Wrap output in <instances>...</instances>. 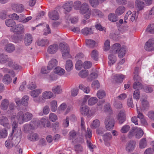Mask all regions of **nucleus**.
<instances>
[{"mask_svg": "<svg viewBox=\"0 0 154 154\" xmlns=\"http://www.w3.org/2000/svg\"><path fill=\"white\" fill-rule=\"evenodd\" d=\"M104 123L106 129L110 131L113 129L114 126V120L112 116H107L105 119Z\"/></svg>", "mask_w": 154, "mask_h": 154, "instance_id": "nucleus-1", "label": "nucleus"}, {"mask_svg": "<svg viewBox=\"0 0 154 154\" xmlns=\"http://www.w3.org/2000/svg\"><path fill=\"white\" fill-rule=\"evenodd\" d=\"M39 125L38 121L36 120L32 121L30 124H25L24 126V130L26 133H28L29 131L34 129V128L38 126Z\"/></svg>", "mask_w": 154, "mask_h": 154, "instance_id": "nucleus-2", "label": "nucleus"}, {"mask_svg": "<svg viewBox=\"0 0 154 154\" xmlns=\"http://www.w3.org/2000/svg\"><path fill=\"white\" fill-rule=\"evenodd\" d=\"M10 30L16 34H21L24 33V26L22 24H17L11 28Z\"/></svg>", "mask_w": 154, "mask_h": 154, "instance_id": "nucleus-3", "label": "nucleus"}, {"mask_svg": "<svg viewBox=\"0 0 154 154\" xmlns=\"http://www.w3.org/2000/svg\"><path fill=\"white\" fill-rule=\"evenodd\" d=\"M92 132L91 129L88 128L86 134L85 135V137L87 140V143L88 147L90 149H93L94 148V146L91 143V138L92 137Z\"/></svg>", "mask_w": 154, "mask_h": 154, "instance_id": "nucleus-4", "label": "nucleus"}, {"mask_svg": "<svg viewBox=\"0 0 154 154\" xmlns=\"http://www.w3.org/2000/svg\"><path fill=\"white\" fill-rule=\"evenodd\" d=\"M136 143L133 140H131L127 143L126 147V150L128 152H132L134 149Z\"/></svg>", "mask_w": 154, "mask_h": 154, "instance_id": "nucleus-5", "label": "nucleus"}, {"mask_svg": "<svg viewBox=\"0 0 154 154\" xmlns=\"http://www.w3.org/2000/svg\"><path fill=\"white\" fill-rule=\"evenodd\" d=\"M126 119L125 111L124 110L119 111L118 116L117 119L120 124H122L125 120Z\"/></svg>", "mask_w": 154, "mask_h": 154, "instance_id": "nucleus-6", "label": "nucleus"}, {"mask_svg": "<svg viewBox=\"0 0 154 154\" xmlns=\"http://www.w3.org/2000/svg\"><path fill=\"white\" fill-rule=\"evenodd\" d=\"M145 50L148 51H151L154 49V39H149L145 44Z\"/></svg>", "mask_w": 154, "mask_h": 154, "instance_id": "nucleus-7", "label": "nucleus"}, {"mask_svg": "<svg viewBox=\"0 0 154 154\" xmlns=\"http://www.w3.org/2000/svg\"><path fill=\"white\" fill-rule=\"evenodd\" d=\"M24 39L25 45L29 46L32 43L33 39L32 36L31 34L26 33L25 34Z\"/></svg>", "mask_w": 154, "mask_h": 154, "instance_id": "nucleus-8", "label": "nucleus"}, {"mask_svg": "<svg viewBox=\"0 0 154 154\" xmlns=\"http://www.w3.org/2000/svg\"><path fill=\"white\" fill-rule=\"evenodd\" d=\"M12 7L13 10L17 12H21L24 9V7L21 4H13Z\"/></svg>", "mask_w": 154, "mask_h": 154, "instance_id": "nucleus-9", "label": "nucleus"}, {"mask_svg": "<svg viewBox=\"0 0 154 154\" xmlns=\"http://www.w3.org/2000/svg\"><path fill=\"white\" fill-rule=\"evenodd\" d=\"M90 109L89 107L84 104H82L80 109V112L82 115L86 116L88 114Z\"/></svg>", "mask_w": 154, "mask_h": 154, "instance_id": "nucleus-10", "label": "nucleus"}, {"mask_svg": "<svg viewBox=\"0 0 154 154\" xmlns=\"http://www.w3.org/2000/svg\"><path fill=\"white\" fill-rule=\"evenodd\" d=\"M58 49V45L57 44H54L49 46L48 48V52L50 54L55 53Z\"/></svg>", "mask_w": 154, "mask_h": 154, "instance_id": "nucleus-11", "label": "nucleus"}, {"mask_svg": "<svg viewBox=\"0 0 154 154\" xmlns=\"http://www.w3.org/2000/svg\"><path fill=\"white\" fill-rule=\"evenodd\" d=\"M16 118L20 124H21L25 122V116L23 112L20 111L17 114Z\"/></svg>", "mask_w": 154, "mask_h": 154, "instance_id": "nucleus-12", "label": "nucleus"}, {"mask_svg": "<svg viewBox=\"0 0 154 154\" xmlns=\"http://www.w3.org/2000/svg\"><path fill=\"white\" fill-rule=\"evenodd\" d=\"M57 65V61L56 59H53L49 62L47 66L48 70H51Z\"/></svg>", "mask_w": 154, "mask_h": 154, "instance_id": "nucleus-13", "label": "nucleus"}, {"mask_svg": "<svg viewBox=\"0 0 154 154\" xmlns=\"http://www.w3.org/2000/svg\"><path fill=\"white\" fill-rule=\"evenodd\" d=\"M48 16L49 18L53 20H57L59 18V15L57 12L55 10L49 12Z\"/></svg>", "mask_w": 154, "mask_h": 154, "instance_id": "nucleus-14", "label": "nucleus"}, {"mask_svg": "<svg viewBox=\"0 0 154 154\" xmlns=\"http://www.w3.org/2000/svg\"><path fill=\"white\" fill-rule=\"evenodd\" d=\"M89 9L88 5L86 3H84L81 7L80 11V13L82 14H86V13L89 11Z\"/></svg>", "mask_w": 154, "mask_h": 154, "instance_id": "nucleus-15", "label": "nucleus"}, {"mask_svg": "<svg viewBox=\"0 0 154 154\" xmlns=\"http://www.w3.org/2000/svg\"><path fill=\"white\" fill-rule=\"evenodd\" d=\"M121 46L120 44L116 43L114 44L112 46V48L110 51V53L112 54H116L121 49Z\"/></svg>", "mask_w": 154, "mask_h": 154, "instance_id": "nucleus-16", "label": "nucleus"}, {"mask_svg": "<svg viewBox=\"0 0 154 154\" xmlns=\"http://www.w3.org/2000/svg\"><path fill=\"white\" fill-rule=\"evenodd\" d=\"M38 135L37 134L31 133L29 134L27 136L29 140L32 141H35L38 139Z\"/></svg>", "mask_w": 154, "mask_h": 154, "instance_id": "nucleus-17", "label": "nucleus"}, {"mask_svg": "<svg viewBox=\"0 0 154 154\" xmlns=\"http://www.w3.org/2000/svg\"><path fill=\"white\" fill-rule=\"evenodd\" d=\"M0 124L4 127L8 128L9 126L8 119L5 116H2L0 119Z\"/></svg>", "mask_w": 154, "mask_h": 154, "instance_id": "nucleus-18", "label": "nucleus"}, {"mask_svg": "<svg viewBox=\"0 0 154 154\" xmlns=\"http://www.w3.org/2000/svg\"><path fill=\"white\" fill-rule=\"evenodd\" d=\"M108 58L109 59L108 63L110 66L114 64L116 61V57L112 54H109L108 56Z\"/></svg>", "mask_w": 154, "mask_h": 154, "instance_id": "nucleus-19", "label": "nucleus"}, {"mask_svg": "<svg viewBox=\"0 0 154 154\" xmlns=\"http://www.w3.org/2000/svg\"><path fill=\"white\" fill-rule=\"evenodd\" d=\"M82 33L84 35H88L93 34V30H92V28H88L85 27L82 30Z\"/></svg>", "mask_w": 154, "mask_h": 154, "instance_id": "nucleus-20", "label": "nucleus"}, {"mask_svg": "<svg viewBox=\"0 0 154 154\" xmlns=\"http://www.w3.org/2000/svg\"><path fill=\"white\" fill-rule=\"evenodd\" d=\"M40 122L43 126L45 128H49L51 126V122L46 118H42L40 120Z\"/></svg>", "mask_w": 154, "mask_h": 154, "instance_id": "nucleus-21", "label": "nucleus"}, {"mask_svg": "<svg viewBox=\"0 0 154 154\" xmlns=\"http://www.w3.org/2000/svg\"><path fill=\"white\" fill-rule=\"evenodd\" d=\"M73 68V65L72 61L71 60H68L66 61L65 69L68 72H70Z\"/></svg>", "mask_w": 154, "mask_h": 154, "instance_id": "nucleus-22", "label": "nucleus"}, {"mask_svg": "<svg viewBox=\"0 0 154 154\" xmlns=\"http://www.w3.org/2000/svg\"><path fill=\"white\" fill-rule=\"evenodd\" d=\"M5 51L9 53L13 52L15 49L14 45L11 43L6 45L5 48Z\"/></svg>", "mask_w": 154, "mask_h": 154, "instance_id": "nucleus-23", "label": "nucleus"}, {"mask_svg": "<svg viewBox=\"0 0 154 154\" xmlns=\"http://www.w3.org/2000/svg\"><path fill=\"white\" fill-rule=\"evenodd\" d=\"M136 7L138 11L143 10L144 6V3L140 0H137L135 2Z\"/></svg>", "mask_w": 154, "mask_h": 154, "instance_id": "nucleus-24", "label": "nucleus"}, {"mask_svg": "<svg viewBox=\"0 0 154 154\" xmlns=\"http://www.w3.org/2000/svg\"><path fill=\"white\" fill-rule=\"evenodd\" d=\"M42 91L41 89H37L31 91L30 92V94L33 97L35 98L37 97L41 93Z\"/></svg>", "mask_w": 154, "mask_h": 154, "instance_id": "nucleus-25", "label": "nucleus"}, {"mask_svg": "<svg viewBox=\"0 0 154 154\" xmlns=\"http://www.w3.org/2000/svg\"><path fill=\"white\" fill-rule=\"evenodd\" d=\"M37 42L38 46L42 47L47 46L49 44V41L47 39H43L38 40Z\"/></svg>", "mask_w": 154, "mask_h": 154, "instance_id": "nucleus-26", "label": "nucleus"}, {"mask_svg": "<svg viewBox=\"0 0 154 154\" xmlns=\"http://www.w3.org/2000/svg\"><path fill=\"white\" fill-rule=\"evenodd\" d=\"M9 58L7 55L4 54H0V63L5 64L7 63V60Z\"/></svg>", "mask_w": 154, "mask_h": 154, "instance_id": "nucleus-27", "label": "nucleus"}, {"mask_svg": "<svg viewBox=\"0 0 154 154\" xmlns=\"http://www.w3.org/2000/svg\"><path fill=\"white\" fill-rule=\"evenodd\" d=\"M142 81L135 82L133 85V88L135 89H142L143 88V85L141 83Z\"/></svg>", "mask_w": 154, "mask_h": 154, "instance_id": "nucleus-28", "label": "nucleus"}, {"mask_svg": "<svg viewBox=\"0 0 154 154\" xmlns=\"http://www.w3.org/2000/svg\"><path fill=\"white\" fill-rule=\"evenodd\" d=\"M68 48V45L65 43H61L59 45V48L62 53L69 50Z\"/></svg>", "mask_w": 154, "mask_h": 154, "instance_id": "nucleus-29", "label": "nucleus"}, {"mask_svg": "<svg viewBox=\"0 0 154 154\" xmlns=\"http://www.w3.org/2000/svg\"><path fill=\"white\" fill-rule=\"evenodd\" d=\"M108 19L109 20L113 22H116L118 20V17L116 14L114 13H111L109 15Z\"/></svg>", "mask_w": 154, "mask_h": 154, "instance_id": "nucleus-30", "label": "nucleus"}, {"mask_svg": "<svg viewBox=\"0 0 154 154\" xmlns=\"http://www.w3.org/2000/svg\"><path fill=\"white\" fill-rule=\"evenodd\" d=\"M125 10V8L124 6H121L118 8L116 11L117 15H120L123 14Z\"/></svg>", "mask_w": 154, "mask_h": 154, "instance_id": "nucleus-31", "label": "nucleus"}, {"mask_svg": "<svg viewBox=\"0 0 154 154\" xmlns=\"http://www.w3.org/2000/svg\"><path fill=\"white\" fill-rule=\"evenodd\" d=\"M72 2L70 3H66L63 6V8L66 11L69 12L72 9Z\"/></svg>", "mask_w": 154, "mask_h": 154, "instance_id": "nucleus-32", "label": "nucleus"}, {"mask_svg": "<svg viewBox=\"0 0 154 154\" xmlns=\"http://www.w3.org/2000/svg\"><path fill=\"white\" fill-rule=\"evenodd\" d=\"M5 24L8 27L12 28L16 24L15 22L12 19H8L5 20Z\"/></svg>", "mask_w": 154, "mask_h": 154, "instance_id": "nucleus-33", "label": "nucleus"}, {"mask_svg": "<svg viewBox=\"0 0 154 154\" xmlns=\"http://www.w3.org/2000/svg\"><path fill=\"white\" fill-rule=\"evenodd\" d=\"M9 104L8 100H4L2 102L1 108L3 110H6L7 109Z\"/></svg>", "mask_w": 154, "mask_h": 154, "instance_id": "nucleus-34", "label": "nucleus"}, {"mask_svg": "<svg viewBox=\"0 0 154 154\" xmlns=\"http://www.w3.org/2000/svg\"><path fill=\"white\" fill-rule=\"evenodd\" d=\"M86 44L87 46L90 48L94 47L95 45V42L90 39H87L86 40Z\"/></svg>", "mask_w": 154, "mask_h": 154, "instance_id": "nucleus-35", "label": "nucleus"}, {"mask_svg": "<svg viewBox=\"0 0 154 154\" xmlns=\"http://www.w3.org/2000/svg\"><path fill=\"white\" fill-rule=\"evenodd\" d=\"M100 125V121L96 119L93 121L92 122L91 125V128H92L95 129L96 128L99 126Z\"/></svg>", "mask_w": 154, "mask_h": 154, "instance_id": "nucleus-36", "label": "nucleus"}, {"mask_svg": "<svg viewBox=\"0 0 154 154\" xmlns=\"http://www.w3.org/2000/svg\"><path fill=\"white\" fill-rule=\"evenodd\" d=\"M92 15L94 16H98V17H102L103 16V14L98 9H94L92 11Z\"/></svg>", "mask_w": 154, "mask_h": 154, "instance_id": "nucleus-37", "label": "nucleus"}, {"mask_svg": "<svg viewBox=\"0 0 154 154\" xmlns=\"http://www.w3.org/2000/svg\"><path fill=\"white\" fill-rule=\"evenodd\" d=\"M135 132L136 133L135 135L136 137L138 139L141 137L144 134L143 131L140 128H137L136 131H135Z\"/></svg>", "mask_w": 154, "mask_h": 154, "instance_id": "nucleus-38", "label": "nucleus"}, {"mask_svg": "<svg viewBox=\"0 0 154 154\" xmlns=\"http://www.w3.org/2000/svg\"><path fill=\"white\" fill-rule=\"evenodd\" d=\"M53 96V94L50 91H47L44 92L43 94V97L45 99L51 98Z\"/></svg>", "mask_w": 154, "mask_h": 154, "instance_id": "nucleus-39", "label": "nucleus"}, {"mask_svg": "<svg viewBox=\"0 0 154 154\" xmlns=\"http://www.w3.org/2000/svg\"><path fill=\"white\" fill-rule=\"evenodd\" d=\"M124 75L122 74H116L114 77V79L117 82H122L124 78Z\"/></svg>", "mask_w": 154, "mask_h": 154, "instance_id": "nucleus-40", "label": "nucleus"}, {"mask_svg": "<svg viewBox=\"0 0 154 154\" xmlns=\"http://www.w3.org/2000/svg\"><path fill=\"white\" fill-rule=\"evenodd\" d=\"M52 90V92L56 94H60L61 92L62 91V90L60 88V87L59 85L54 87Z\"/></svg>", "mask_w": 154, "mask_h": 154, "instance_id": "nucleus-41", "label": "nucleus"}, {"mask_svg": "<svg viewBox=\"0 0 154 154\" xmlns=\"http://www.w3.org/2000/svg\"><path fill=\"white\" fill-rule=\"evenodd\" d=\"M3 82L5 84H8L11 82V79L9 75L6 74L4 76L3 78Z\"/></svg>", "mask_w": 154, "mask_h": 154, "instance_id": "nucleus-42", "label": "nucleus"}, {"mask_svg": "<svg viewBox=\"0 0 154 154\" xmlns=\"http://www.w3.org/2000/svg\"><path fill=\"white\" fill-rule=\"evenodd\" d=\"M54 72L58 75H61L64 74L65 71L63 69L60 67H57L55 68Z\"/></svg>", "mask_w": 154, "mask_h": 154, "instance_id": "nucleus-43", "label": "nucleus"}, {"mask_svg": "<svg viewBox=\"0 0 154 154\" xmlns=\"http://www.w3.org/2000/svg\"><path fill=\"white\" fill-rule=\"evenodd\" d=\"M51 109L52 111L55 112L57 109V103L56 101L53 100L51 103Z\"/></svg>", "mask_w": 154, "mask_h": 154, "instance_id": "nucleus-44", "label": "nucleus"}, {"mask_svg": "<svg viewBox=\"0 0 154 154\" xmlns=\"http://www.w3.org/2000/svg\"><path fill=\"white\" fill-rule=\"evenodd\" d=\"M79 88L83 90L86 93H88L90 91V88L88 87H86L82 84H80L79 85Z\"/></svg>", "mask_w": 154, "mask_h": 154, "instance_id": "nucleus-45", "label": "nucleus"}, {"mask_svg": "<svg viewBox=\"0 0 154 154\" xmlns=\"http://www.w3.org/2000/svg\"><path fill=\"white\" fill-rule=\"evenodd\" d=\"M97 101L98 100L96 97L90 98L88 101V104L91 106L93 105L97 102Z\"/></svg>", "mask_w": 154, "mask_h": 154, "instance_id": "nucleus-46", "label": "nucleus"}, {"mask_svg": "<svg viewBox=\"0 0 154 154\" xmlns=\"http://www.w3.org/2000/svg\"><path fill=\"white\" fill-rule=\"evenodd\" d=\"M146 138H142L140 140L139 143L140 147L141 148H143L146 147Z\"/></svg>", "mask_w": 154, "mask_h": 154, "instance_id": "nucleus-47", "label": "nucleus"}, {"mask_svg": "<svg viewBox=\"0 0 154 154\" xmlns=\"http://www.w3.org/2000/svg\"><path fill=\"white\" fill-rule=\"evenodd\" d=\"M92 58L95 60L97 61L98 60V53L97 51L94 50L92 51L91 54Z\"/></svg>", "mask_w": 154, "mask_h": 154, "instance_id": "nucleus-48", "label": "nucleus"}, {"mask_svg": "<svg viewBox=\"0 0 154 154\" xmlns=\"http://www.w3.org/2000/svg\"><path fill=\"white\" fill-rule=\"evenodd\" d=\"M112 138V135L109 133H106L103 135V139L105 142L109 141Z\"/></svg>", "mask_w": 154, "mask_h": 154, "instance_id": "nucleus-49", "label": "nucleus"}, {"mask_svg": "<svg viewBox=\"0 0 154 154\" xmlns=\"http://www.w3.org/2000/svg\"><path fill=\"white\" fill-rule=\"evenodd\" d=\"M142 109L143 110L148 109L149 107V103L148 101L146 100H143L142 101Z\"/></svg>", "mask_w": 154, "mask_h": 154, "instance_id": "nucleus-50", "label": "nucleus"}, {"mask_svg": "<svg viewBox=\"0 0 154 154\" xmlns=\"http://www.w3.org/2000/svg\"><path fill=\"white\" fill-rule=\"evenodd\" d=\"M97 96L100 99H102L106 96L105 92L102 90H100L97 93Z\"/></svg>", "mask_w": 154, "mask_h": 154, "instance_id": "nucleus-51", "label": "nucleus"}, {"mask_svg": "<svg viewBox=\"0 0 154 154\" xmlns=\"http://www.w3.org/2000/svg\"><path fill=\"white\" fill-rule=\"evenodd\" d=\"M79 75L82 78H86L88 75V70H82L80 71Z\"/></svg>", "mask_w": 154, "mask_h": 154, "instance_id": "nucleus-52", "label": "nucleus"}, {"mask_svg": "<svg viewBox=\"0 0 154 154\" xmlns=\"http://www.w3.org/2000/svg\"><path fill=\"white\" fill-rule=\"evenodd\" d=\"M25 122L31 120L32 118L33 115L32 113L29 112H26L24 115Z\"/></svg>", "mask_w": 154, "mask_h": 154, "instance_id": "nucleus-53", "label": "nucleus"}, {"mask_svg": "<svg viewBox=\"0 0 154 154\" xmlns=\"http://www.w3.org/2000/svg\"><path fill=\"white\" fill-rule=\"evenodd\" d=\"M29 100V97L27 96H25L22 98L21 103L25 106H27L28 104Z\"/></svg>", "mask_w": 154, "mask_h": 154, "instance_id": "nucleus-54", "label": "nucleus"}, {"mask_svg": "<svg viewBox=\"0 0 154 154\" xmlns=\"http://www.w3.org/2000/svg\"><path fill=\"white\" fill-rule=\"evenodd\" d=\"M146 31L151 34H154V24H151L148 26L146 29Z\"/></svg>", "mask_w": 154, "mask_h": 154, "instance_id": "nucleus-55", "label": "nucleus"}, {"mask_svg": "<svg viewBox=\"0 0 154 154\" xmlns=\"http://www.w3.org/2000/svg\"><path fill=\"white\" fill-rule=\"evenodd\" d=\"M140 91L139 89H136L133 93V98L136 99L138 100L140 97Z\"/></svg>", "mask_w": 154, "mask_h": 154, "instance_id": "nucleus-56", "label": "nucleus"}, {"mask_svg": "<svg viewBox=\"0 0 154 154\" xmlns=\"http://www.w3.org/2000/svg\"><path fill=\"white\" fill-rule=\"evenodd\" d=\"M8 133L5 129H3L0 131V138H4L7 137Z\"/></svg>", "mask_w": 154, "mask_h": 154, "instance_id": "nucleus-57", "label": "nucleus"}, {"mask_svg": "<svg viewBox=\"0 0 154 154\" xmlns=\"http://www.w3.org/2000/svg\"><path fill=\"white\" fill-rule=\"evenodd\" d=\"M130 128V127L129 125H125L121 129V132L123 133H125L129 131Z\"/></svg>", "mask_w": 154, "mask_h": 154, "instance_id": "nucleus-58", "label": "nucleus"}, {"mask_svg": "<svg viewBox=\"0 0 154 154\" xmlns=\"http://www.w3.org/2000/svg\"><path fill=\"white\" fill-rule=\"evenodd\" d=\"M137 129V128L135 127L133 128L132 129L129 131L128 134V137L129 138H131L134 135L135 133L134 132Z\"/></svg>", "mask_w": 154, "mask_h": 154, "instance_id": "nucleus-59", "label": "nucleus"}, {"mask_svg": "<svg viewBox=\"0 0 154 154\" xmlns=\"http://www.w3.org/2000/svg\"><path fill=\"white\" fill-rule=\"evenodd\" d=\"M82 62L80 60L77 61L75 64V68L76 70H79L82 68Z\"/></svg>", "mask_w": 154, "mask_h": 154, "instance_id": "nucleus-60", "label": "nucleus"}, {"mask_svg": "<svg viewBox=\"0 0 154 154\" xmlns=\"http://www.w3.org/2000/svg\"><path fill=\"white\" fill-rule=\"evenodd\" d=\"M125 50L124 48H122L120 49L119 51V57L121 58H122L125 55Z\"/></svg>", "mask_w": 154, "mask_h": 154, "instance_id": "nucleus-61", "label": "nucleus"}, {"mask_svg": "<svg viewBox=\"0 0 154 154\" xmlns=\"http://www.w3.org/2000/svg\"><path fill=\"white\" fill-rule=\"evenodd\" d=\"M49 119L52 122H55L57 119L56 115L54 113H51L49 116Z\"/></svg>", "mask_w": 154, "mask_h": 154, "instance_id": "nucleus-62", "label": "nucleus"}, {"mask_svg": "<svg viewBox=\"0 0 154 154\" xmlns=\"http://www.w3.org/2000/svg\"><path fill=\"white\" fill-rule=\"evenodd\" d=\"M89 2L91 5L94 8L97 7L100 3L98 0H89Z\"/></svg>", "mask_w": 154, "mask_h": 154, "instance_id": "nucleus-63", "label": "nucleus"}, {"mask_svg": "<svg viewBox=\"0 0 154 154\" xmlns=\"http://www.w3.org/2000/svg\"><path fill=\"white\" fill-rule=\"evenodd\" d=\"M92 65L90 61H86L84 62L83 66L85 69H88L91 67Z\"/></svg>", "mask_w": 154, "mask_h": 154, "instance_id": "nucleus-64", "label": "nucleus"}]
</instances>
